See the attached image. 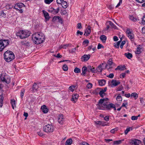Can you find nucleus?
I'll return each mask as SVG.
<instances>
[{
    "label": "nucleus",
    "instance_id": "nucleus-1",
    "mask_svg": "<svg viewBox=\"0 0 145 145\" xmlns=\"http://www.w3.org/2000/svg\"><path fill=\"white\" fill-rule=\"evenodd\" d=\"M108 98L100 99L98 104V108L99 109L110 110L111 108H113L114 110H116V108L115 105L112 103L108 104Z\"/></svg>",
    "mask_w": 145,
    "mask_h": 145
},
{
    "label": "nucleus",
    "instance_id": "nucleus-2",
    "mask_svg": "<svg viewBox=\"0 0 145 145\" xmlns=\"http://www.w3.org/2000/svg\"><path fill=\"white\" fill-rule=\"evenodd\" d=\"M32 39L35 44H39L43 42L45 40V37L42 33H37L33 35Z\"/></svg>",
    "mask_w": 145,
    "mask_h": 145
},
{
    "label": "nucleus",
    "instance_id": "nucleus-3",
    "mask_svg": "<svg viewBox=\"0 0 145 145\" xmlns=\"http://www.w3.org/2000/svg\"><path fill=\"white\" fill-rule=\"evenodd\" d=\"M4 59L7 62H10L13 60L15 57L13 52L11 51L7 50L4 54Z\"/></svg>",
    "mask_w": 145,
    "mask_h": 145
},
{
    "label": "nucleus",
    "instance_id": "nucleus-4",
    "mask_svg": "<svg viewBox=\"0 0 145 145\" xmlns=\"http://www.w3.org/2000/svg\"><path fill=\"white\" fill-rule=\"evenodd\" d=\"M30 34V32L27 30H21L16 33V35L20 39H23L28 37Z\"/></svg>",
    "mask_w": 145,
    "mask_h": 145
},
{
    "label": "nucleus",
    "instance_id": "nucleus-5",
    "mask_svg": "<svg viewBox=\"0 0 145 145\" xmlns=\"http://www.w3.org/2000/svg\"><path fill=\"white\" fill-rule=\"evenodd\" d=\"M54 129V127L52 125L48 124L43 127V131L47 133H52Z\"/></svg>",
    "mask_w": 145,
    "mask_h": 145
},
{
    "label": "nucleus",
    "instance_id": "nucleus-6",
    "mask_svg": "<svg viewBox=\"0 0 145 145\" xmlns=\"http://www.w3.org/2000/svg\"><path fill=\"white\" fill-rule=\"evenodd\" d=\"M24 7L25 5L23 3H19L15 5L14 8L17 10H19L20 13H22L23 12V10L21 8Z\"/></svg>",
    "mask_w": 145,
    "mask_h": 145
},
{
    "label": "nucleus",
    "instance_id": "nucleus-7",
    "mask_svg": "<svg viewBox=\"0 0 145 145\" xmlns=\"http://www.w3.org/2000/svg\"><path fill=\"white\" fill-rule=\"evenodd\" d=\"M126 33L127 37L130 39L131 40H133L134 37V35L132 31H131L129 29H127L126 31Z\"/></svg>",
    "mask_w": 145,
    "mask_h": 145
},
{
    "label": "nucleus",
    "instance_id": "nucleus-8",
    "mask_svg": "<svg viewBox=\"0 0 145 145\" xmlns=\"http://www.w3.org/2000/svg\"><path fill=\"white\" fill-rule=\"evenodd\" d=\"M65 118L62 114H60L58 117V122L61 124H62L65 121Z\"/></svg>",
    "mask_w": 145,
    "mask_h": 145
},
{
    "label": "nucleus",
    "instance_id": "nucleus-9",
    "mask_svg": "<svg viewBox=\"0 0 145 145\" xmlns=\"http://www.w3.org/2000/svg\"><path fill=\"white\" fill-rule=\"evenodd\" d=\"M120 82L116 80H112L110 84V86L112 87H115L120 84Z\"/></svg>",
    "mask_w": 145,
    "mask_h": 145
},
{
    "label": "nucleus",
    "instance_id": "nucleus-10",
    "mask_svg": "<svg viewBox=\"0 0 145 145\" xmlns=\"http://www.w3.org/2000/svg\"><path fill=\"white\" fill-rule=\"evenodd\" d=\"M107 89V88L106 87H105L104 89H101L99 90L100 91L99 93V94L101 97L103 98L105 95H106L105 92L106 91Z\"/></svg>",
    "mask_w": 145,
    "mask_h": 145
},
{
    "label": "nucleus",
    "instance_id": "nucleus-11",
    "mask_svg": "<svg viewBox=\"0 0 145 145\" xmlns=\"http://www.w3.org/2000/svg\"><path fill=\"white\" fill-rule=\"evenodd\" d=\"M90 55L89 54H85L82 56L81 59L82 61H87L89 59Z\"/></svg>",
    "mask_w": 145,
    "mask_h": 145
},
{
    "label": "nucleus",
    "instance_id": "nucleus-12",
    "mask_svg": "<svg viewBox=\"0 0 145 145\" xmlns=\"http://www.w3.org/2000/svg\"><path fill=\"white\" fill-rule=\"evenodd\" d=\"M0 42L4 46V48L7 46L9 44V41L8 40H0Z\"/></svg>",
    "mask_w": 145,
    "mask_h": 145
},
{
    "label": "nucleus",
    "instance_id": "nucleus-13",
    "mask_svg": "<svg viewBox=\"0 0 145 145\" xmlns=\"http://www.w3.org/2000/svg\"><path fill=\"white\" fill-rule=\"evenodd\" d=\"M59 8L58 7L56 9H55L53 8H51L48 11L52 14H56L59 12Z\"/></svg>",
    "mask_w": 145,
    "mask_h": 145
},
{
    "label": "nucleus",
    "instance_id": "nucleus-14",
    "mask_svg": "<svg viewBox=\"0 0 145 145\" xmlns=\"http://www.w3.org/2000/svg\"><path fill=\"white\" fill-rule=\"evenodd\" d=\"M91 31V27L89 26H88L85 31L84 35L86 36H88L90 34Z\"/></svg>",
    "mask_w": 145,
    "mask_h": 145
},
{
    "label": "nucleus",
    "instance_id": "nucleus-15",
    "mask_svg": "<svg viewBox=\"0 0 145 145\" xmlns=\"http://www.w3.org/2000/svg\"><path fill=\"white\" fill-rule=\"evenodd\" d=\"M57 21L59 23H62V19L59 16H55L52 18V21L53 22H55L56 21Z\"/></svg>",
    "mask_w": 145,
    "mask_h": 145
},
{
    "label": "nucleus",
    "instance_id": "nucleus-16",
    "mask_svg": "<svg viewBox=\"0 0 145 145\" xmlns=\"http://www.w3.org/2000/svg\"><path fill=\"white\" fill-rule=\"evenodd\" d=\"M79 95L77 94H74L73 95L72 98L71 99V101L74 103H75L77 101L78 97Z\"/></svg>",
    "mask_w": 145,
    "mask_h": 145
},
{
    "label": "nucleus",
    "instance_id": "nucleus-17",
    "mask_svg": "<svg viewBox=\"0 0 145 145\" xmlns=\"http://www.w3.org/2000/svg\"><path fill=\"white\" fill-rule=\"evenodd\" d=\"M88 72H91L92 73H95L96 71V70L95 68L92 67L90 66H88Z\"/></svg>",
    "mask_w": 145,
    "mask_h": 145
},
{
    "label": "nucleus",
    "instance_id": "nucleus-18",
    "mask_svg": "<svg viewBox=\"0 0 145 145\" xmlns=\"http://www.w3.org/2000/svg\"><path fill=\"white\" fill-rule=\"evenodd\" d=\"M42 111L44 113H46L48 111V109L45 105H43L41 107Z\"/></svg>",
    "mask_w": 145,
    "mask_h": 145
},
{
    "label": "nucleus",
    "instance_id": "nucleus-19",
    "mask_svg": "<svg viewBox=\"0 0 145 145\" xmlns=\"http://www.w3.org/2000/svg\"><path fill=\"white\" fill-rule=\"evenodd\" d=\"M42 12L44 14V16L45 17V19L47 20H49L50 18V17L49 16L48 13L44 10H43Z\"/></svg>",
    "mask_w": 145,
    "mask_h": 145
},
{
    "label": "nucleus",
    "instance_id": "nucleus-20",
    "mask_svg": "<svg viewBox=\"0 0 145 145\" xmlns=\"http://www.w3.org/2000/svg\"><path fill=\"white\" fill-rule=\"evenodd\" d=\"M142 50V46L139 45L137 48V50L135 51V53L136 54H139L141 52V50Z\"/></svg>",
    "mask_w": 145,
    "mask_h": 145
},
{
    "label": "nucleus",
    "instance_id": "nucleus-21",
    "mask_svg": "<svg viewBox=\"0 0 145 145\" xmlns=\"http://www.w3.org/2000/svg\"><path fill=\"white\" fill-rule=\"evenodd\" d=\"M82 73L81 75L83 76H85L86 72H88V68L85 66L83 67L82 68Z\"/></svg>",
    "mask_w": 145,
    "mask_h": 145
},
{
    "label": "nucleus",
    "instance_id": "nucleus-22",
    "mask_svg": "<svg viewBox=\"0 0 145 145\" xmlns=\"http://www.w3.org/2000/svg\"><path fill=\"white\" fill-rule=\"evenodd\" d=\"M100 38L103 43H105L107 37L105 35H102L101 36Z\"/></svg>",
    "mask_w": 145,
    "mask_h": 145
},
{
    "label": "nucleus",
    "instance_id": "nucleus-23",
    "mask_svg": "<svg viewBox=\"0 0 145 145\" xmlns=\"http://www.w3.org/2000/svg\"><path fill=\"white\" fill-rule=\"evenodd\" d=\"M107 24H108L112 28H114L116 29H117V27L111 21H108Z\"/></svg>",
    "mask_w": 145,
    "mask_h": 145
},
{
    "label": "nucleus",
    "instance_id": "nucleus-24",
    "mask_svg": "<svg viewBox=\"0 0 145 145\" xmlns=\"http://www.w3.org/2000/svg\"><path fill=\"white\" fill-rule=\"evenodd\" d=\"M98 83L99 85L103 86L105 84L106 81L104 79L100 80L98 81Z\"/></svg>",
    "mask_w": 145,
    "mask_h": 145
},
{
    "label": "nucleus",
    "instance_id": "nucleus-25",
    "mask_svg": "<svg viewBox=\"0 0 145 145\" xmlns=\"http://www.w3.org/2000/svg\"><path fill=\"white\" fill-rule=\"evenodd\" d=\"M11 104L12 105V108L14 109V108L16 107V103L15 100L14 99H12L11 100Z\"/></svg>",
    "mask_w": 145,
    "mask_h": 145
},
{
    "label": "nucleus",
    "instance_id": "nucleus-26",
    "mask_svg": "<svg viewBox=\"0 0 145 145\" xmlns=\"http://www.w3.org/2000/svg\"><path fill=\"white\" fill-rule=\"evenodd\" d=\"M38 86L36 83H34L32 88V90L33 91H37Z\"/></svg>",
    "mask_w": 145,
    "mask_h": 145
},
{
    "label": "nucleus",
    "instance_id": "nucleus-27",
    "mask_svg": "<svg viewBox=\"0 0 145 145\" xmlns=\"http://www.w3.org/2000/svg\"><path fill=\"white\" fill-rule=\"evenodd\" d=\"M72 142V140L71 138L68 139L66 141L65 145H71Z\"/></svg>",
    "mask_w": 145,
    "mask_h": 145
},
{
    "label": "nucleus",
    "instance_id": "nucleus-28",
    "mask_svg": "<svg viewBox=\"0 0 145 145\" xmlns=\"http://www.w3.org/2000/svg\"><path fill=\"white\" fill-rule=\"evenodd\" d=\"M125 56L127 57L128 59H130L133 57L132 54L129 52L127 53H125L124 54Z\"/></svg>",
    "mask_w": 145,
    "mask_h": 145
},
{
    "label": "nucleus",
    "instance_id": "nucleus-29",
    "mask_svg": "<svg viewBox=\"0 0 145 145\" xmlns=\"http://www.w3.org/2000/svg\"><path fill=\"white\" fill-rule=\"evenodd\" d=\"M71 44H66L61 45L59 46L60 49L63 48L64 49H66L67 47L71 45Z\"/></svg>",
    "mask_w": 145,
    "mask_h": 145
},
{
    "label": "nucleus",
    "instance_id": "nucleus-30",
    "mask_svg": "<svg viewBox=\"0 0 145 145\" xmlns=\"http://www.w3.org/2000/svg\"><path fill=\"white\" fill-rule=\"evenodd\" d=\"M61 5H62V7L64 8H66L67 7V2L63 1Z\"/></svg>",
    "mask_w": 145,
    "mask_h": 145
},
{
    "label": "nucleus",
    "instance_id": "nucleus-31",
    "mask_svg": "<svg viewBox=\"0 0 145 145\" xmlns=\"http://www.w3.org/2000/svg\"><path fill=\"white\" fill-rule=\"evenodd\" d=\"M103 65V63L100 64L98 66L97 69V71L99 72H101L102 71V65Z\"/></svg>",
    "mask_w": 145,
    "mask_h": 145
},
{
    "label": "nucleus",
    "instance_id": "nucleus-32",
    "mask_svg": "<svg viewBox=\"0 0 145 145\" xmlns=\"http://www.w3.org/2000/svg\"><path fill=\"white\" fill-rule=\"evenodd\" d=\"M76 87V86L75 85L71 86L69 87V89L71 91H73L74 90Z\"/></svg>",
    "mask_w": 145,
    "mask_h": 145
},
{
    "label": "nucleus",
    "instance_id": "nucleus-33",
    "mask_svg": "<svg viewBox=\"0 0 145 145\" xmlns=\"http://www.w3.org/2000/svg\"><path fill=\"white\" fill-rule=\"evenodd\" d=\"M101 89L100 88H97V89H95L92 92V93L96 95H97L99 94V91Z\"/></svg>",
    "mask_w": 145,
    "mask_h": 145
},
{
    "label": "nucleus",
    "instance_id": "nucleus-34",
    "mask_svg": "<svg viewBox=\"0 0 145 145\" xmlns=\"http://www.w3.org/2000/svg\"><path fill=\"white\" fill-rule=\"evenodd\" d=\"M6 17V14L3 10L0 11V18L3 17L5 18Z\"/></svg>",
    "mask_w": 145,
    "mask_h": 145
},
{
    "label": "nucleus",
    "instance_id": "nucleus-35",
    "mask_svg": "<svg viewBox=\"0 0 145 145\" xmlns=\"http://www.w3.org/2000/svg\"><path fill=\"white\" fill-rule=\"evenodd\" d=\"M0 107H2L3 105V97L2 95H0Z\"/></svg>",
    "mask_w": 145,
    "mask_h": 145
},
{
    "label": "nucleus",
    "instance_id": "nucleus-36",
    "mask_svg": "<svg viewBox=\"0 0 145 145\" xmlns=\"http://www.w3.org/2000/svg\"><path fill=\"white\" fill-rule=\"evenodd\" d=\"M131 96L133 97L135 99H136L138 97V95L137 93H133L131 94Z\"/></svg>",
    "mask_w": 145,
    "mask_h": 145
},
{
    "label": "nucleus",
    "instance_id": "nucleus-37",
    "mask_svg": "<svg viewBox=\"0 0 145 145\" xmlns=\"http://www.w3.org/2000/svg\"><path fill=\"white\" fill-rule=\"evenodd\" d=\"M21 43L23 45H24L26 46H30L29 42H24L22 41Z\"/></svg>",
    "mask_w": 145,
    "mask_h": 145
},
{
    "label": "nucleus",
    "instance_id": "nucleus-38",
    "mask_svg": "<svg viewBox=\"0 0 145 145\" xmlns=\"http://www.w3.org/2000/svg\"><path fill=\"white\" fill-rule=\"evenodd\" d=\"M4 82H5L7 84H9L10 82V78L9 77L5 78Z\"/></svg>",
    "mask_w": 145,
    "mask_h": 145
},
{
    "label": "nucleus",
    "instance_id": "nucleus-39",
    "mask_svg": "<svg viewBox=\"0 0 145 145\" xmlns=\"http://www.w3.org/2000/svg\"><path fill=\"white\" fill-rule=\"evenodd\" d=\"M121 140L115 141L113 142L114 145H118L121 144Z\"/></svg>",
    "mask_w": 145,
    "mask_h": 145
},
{
    "label": "nucleus",
    "instance_id": "nucleus-40",
    "mask_svg": "<svg viewBox=\"0 0 145 145\" xmlns=\"http://www.w3.org/2000/svg\"><path fill=\"white\" fill-rule=\"evenodd\" d=\"M74 71L76 73H78L80 72L81 70L79 68L76 67L74 69Z\"/></svg>",
    "mask_w": 145,
    "mask_h": 145
},
{
    "label": "nucleus",
    "instance_id": "nucleus-41",
    "mask_svg": "<svg viewBox=\"0 0 145 145\" xmlns=\"http://www.w3.org/2000/svg\"><path fill=\"white\" fill-rule=\"evenodd\" d=\"M89 43V41L88 40H84L82 44L83 45H85V46H88Z\"/></svg>",
    "mask_w": 145,
    "mask_h": 145
},
{
    "label": "nucleus",
    "instance_id": "nucleus-42",
    "mask_svg": "<svg viewBox=\"0 0 145 145\" xmlns=\"http://www.w3.org/2000/svg\"><path fill=\"white\" fill-rule=\"evenodd\" d=\"M79 46L78 45L76 47H75L73 48H72L71 50V52L72 53H74L76 51L78 50L77 49V48Z\"/></svg>",
    "mask_w": 145,
    "mask_h": 145
},
{
    "label": "nucleus",
    "instance_id": "nucleus-43",
    "mask_svg": "<svg viewBox=\"0 0 145 145\" xmlns=\"http://www.w3.org/2000/svg\"><path fill=\"white\" fill-rule=\"evenodd\" d=\"M119 66H120V67L119 68V70L121 71H123L125 70L126 69L125 68V65H120Z\"/></svg>",
    "mask_w": 145,
    "mask_h": 145
},
{
    "label": "nucleus",
    "instance_id": "nucleus-44",
    "mask_svg": "<svg viewBox=\"0 0 145 145\" xmlns=\"http://www.w3.org/2000/svg\"><path fill=\"white\" fill-rule=\"evenodd\" d=\"M63 69L64 71H67L68 69L67 66L66 64L64 65L63 66Z\"/></svg>",
    "mask_w": 145,
    "mask_h": 145
},
{
    "label": "nucleus",
    "instance_id": "nucleus-45",
    "mask_svg": "<svg viewBox=\"0 0 145 145\" xmlns=\"http://www.w3.org/2000/svg\"><path fill=\"white\" fill-rule=\"evenodd\" d=\"M24 93L25 90L24 89H22L20 93V96L22 98L23 97Z\"/></svg>",
    "mask_w": 145,
    "mask_h": 145
},
{
    "label": "nucleus",
    "instance_id": "nucleus-46",
    "mask_svg": "<svg viewBox=\"0 0 145 145\" xmlns=\"http://www.w3.org/2000/svg\"><path fill=\"white\" fill-rule=\"evenodd\" d=\"M116 100L118 101H121L122 100L121 96L120 95H118L116 97Z\"/></svg>",
    "mask_w": 145,
    "mask_h": 145
},
{
    "label": "nucleus",
    "instance_id": "nucleus-47",
    "mask_svg": "<svg viewBox=\"0 0 145 145\" xmlns=\"http://www.w3.org/2000/svg\"><path fill=\"white\" fill-rule=\"evenodd\" d=\"M129 18L130 20L134 22L135 21L137 20L132 15L130 16Z\"/></svg>",
    "mask_w": 145,
    "mask_h": 145
},
{
    "label": "nucleus",
    "instance_id": "nucleus-48",
    "mask_svg": "<svg viewBox=\"0 0 145 145\" xmlns=\"http://www.w3.org/2000/svg\"><path fill=\"white\" fill-rule=\"evenodd\" d=\"M53 1V0H44L45 3L47 4H50Z\"/></svg>",
    "mask_w": 145,
    "mask_h": 145
},
{
    "label": "nucleus",
    "instance_id": "nucleus-49",
    "mask_svg": "<svg viewBox=\"0 0 145 145\" xmlns=\"http://www.w3.org/2000/svg\"><path fill=\"white\" fill-rule=\"evenodd\" d=\"M125 43L126 42L125 40H123L120 46V47L121 49L123 48V46L125 44Z\"/></svg>",
    "mask_w": 145,
    "mask_h": 145
},
{
    "label": "nucleus",
    "instance_id": "nucleus-50",
    "mask_svg": "<svg viewBox=\"0 0 145 145\" xmlns=\"http://www.w3.org/2000/svg\"><path fill=\"white\" fill-rule=\"evenodd\" d=\"M117 128H115L111 129L110 131V132L111 133H114L115 131H117Z\"/></svg>",
    "mask_w": 145,
    "mask_h": 145
},
{
    "label": "nucleus",
    "instance_id": "nucleus-51",
    "mask_svg": "<svg viewBox=\"0 0 145 145\" xmlns=\"http://www.w3.org/2000/svg\"><path fill=\"white\" fill-rule=\"evenodd\" d=\"M4 48V47L0 42V52L2 51Z\"/></svg>",
    "mask_w": 145,
    "mask_h": 145
},
{
    "label": "nucleus",
    "instance_id": "nucleus-52",
    "mask_svg": "<svg viewBox=\"0 0 145 145\" xmlns=\"http://www.w3.org/2000/svg\"><path fill=\"white\" fill-rule=\"evenodd\" d=\"M92 84L90 83H88L87 85V88L89 89H91L92 87Z\"/></svg>",
    "mask_w": 145,
    "mask_h": 145
},
{
    "label": "nucleus",
    "instance_id": "nucleus-53",
    "mask_svg": "<svg viewBox=\"0 0 145 145\" xmlns=\"http://www.w3.org/2000/svg\"><path fill=\"white\" fill-rule=\"evenodd\" d=\"M113 62L112 61V60L111 59H110L108 61V63L110 65H112Z\"/></svg>",
    "mask_w": 145,
    "mask_h": 145
},
{
    "label": "nucleus",
    "instance_id": "nucleus-54",
    "mask_svg": "<svg viewBox=\"0 0 145 145\" xmlns=\"http://www.w3.org/2000/svg\"><path fill=\"white\" fill-rule=\"evenodd\" d=\"M126 73H123L121 74L120 75V78H124L125 76Z\"/></svg>",
    "mask_w": 145,
    "mask_h": 145
},
{
    "label": "nucleus",
    "instance_id": "nucleus-55",
    "mask_svg": "<svg viewBox=\"0 0 145 145\" xmlns=\"http://www.w3.org/2000/svg\"><path fill=\"white\" fill-rule=\"evenodd\" d=\"M77 28L79 29L82 28V24L81 23H79L77 24Z\"/></svg>",
    "mask_w": 145,
    "mask_h": 145
},
{
    "label": "nucleus",
    "instance_id": "nucleus-56",
    "mask_svg": "<svg viewBox=\"0 0 145 145\" xmlns=\"http://www.w3.org/2000/svg\"><path fill=\"white\" fill-rule=\"evenodd\" d=\"M114 76V74L113 73L110 74L108 76H107V77L111 78H112Z\"/></svg>",
    "mask_w": 145,
    "mask_h": 145
},
{
    "label": "nucleus",
    "instance_id": "nucleus-57",
    "mask_svg": "<svg viewBox=\"0 0 145 145\" xmlns=\"http://www.w3.org/2000/svg\"><path fill=\"white\" fill-rule=\"evenodd\" d=\"M131 119L133 120H136L137 119V117L136 116H132L131 117Z\"/></svg>",
    "mask_w": 145,
    "mask_h": 145
},
{
    "label": "nucleus",
    "instance_id": "nucleus-58",
    "mask_svg": "<svg viewBox=\"0 0 145 145\" xmlns=\"http://www.w3.org/2000/svg\"><path fill=\"white\" fill-rule=\"evenodd\" d=\"M114 47L117 48H119L120 45L117 42H116L114 43Z\"/></svg>",
    "mask_w": 145,
    "mask_h": 145
},
{
    "label": "nucleus",
    "instance_id": "nucleus-59",
    "mask_svg": "<svg viewBox=\"0 0 145 145\" xmlns=\"http://www.w3.org/2000/svg\"><path fill=\"white\" fill-rule=\"evenodd\" d=\"M83 33L82 32H81L79 30H78L76 34L77 35H78L79 34L80 35H83Z\"/></svg>",
    "mask_w": 145,
    "mask_h": 145
},
{
    "label": "nucleus",
    "instance_id": "nucleus-60",
    "mask_svg": "<svg viewBox=\"0 0 145 145\" xmlns=\"http://www.w3.org/2000/svg\"><path fill=\"white\" fill-rule=\"evenodd\" d=\"M131 128L129 127V128H127L125 131V135H126L128 132L130 131Z\"/></svg>",
    "mask_w": 145,
    "mask_h": 145
},
{
    "label": "nucleus",
    "instance_id": "nucleus-61",
    "mask_svg": "<svg viewBox=\"0 0 145 145\" xmlns=\"http://www.w3.org/2000/svg\"><path fill=\"white\" fill-rule=\"evenodd\" d=\"M122 0H119V2L118 3L117 5L116 6V7L117 8L119 7L121 4H122Z\"/></svg>",
    "mask_w": 145,
    "mask_h": 145
},
{
    "label": "nucleus",
    "instance_id": "nucleus-62",
    "mask_svg": "<svg viewBox=\"0 0 145 145\" xmlns=\"http://www.w3.org/2000/svg\"><path fill=\"white\" fill-rule=\"evenodd\" d=\"M103 46L100 43H99L98 44V46H97V49H99L100 48H103Z\"/></svg>",
    "mask_w": 145,
    "mask_h": 145
},
{
    "label": "nucleus",
    "instance_id": "nucleus-63",
    "mask_svg": "<svg viewBox=\"0 0 145 145\" xmlns=\"http://www.w3.org/2000/svg\"><path fill=\"white\" fill-rule=\"evenodd\" d=\"M63 0H56V2L58 4H61Z\"/></svg>",
    "mask_w": 145,
    "mask_h": 145
},
{
    "label": "nucleus",
    "instance_id": "nucleus-64",
    "mask_svg": "<svg viewBox=\"0 0 145 145\" xmlns=\"http://www.w3.org/2000/svg\"><path fill=\"white\" fill-rule=\"evenodd\" d=\"M104 119L106 121H108L109 120V116H106L104 118Z\"/></svg>",
    "mask_w": 145,
    "mask_h": 145
}]
</instances>
